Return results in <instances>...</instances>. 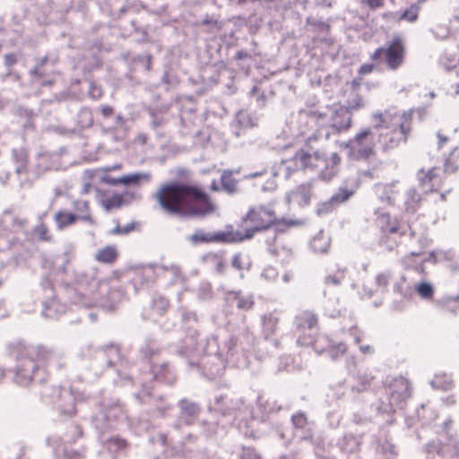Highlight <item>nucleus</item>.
Listing matches in <instances>:
<instances>
[{
	"label": "nucleus",
	"mask_w": 459,
	"mask_h": 459,
	"mask_svg": "<svg viewBox=\"0 0 459 459\" xmlns=\"http://www.w3.org/2000/svg\"><path fill=\"white\" fill-rule=\"evenodd\" d=\"M153 198L164 213L174 217H204L214 211L210 195L196 184L165 183L159 186Z\"/></svg>",
	"instance_id": "f257e3e1"
},
{
	"label": "nucleus",
	"mask_w": 459,
	"mask_h": 459,
	"mask_svg": "<svg viewBox=\"0 0 459 459\" xmlns=\"http://www.w3.org/2000/svg\"><path fill=\"white\" fill-rule=\"evenodd\" d=\"M375 117L381 122L379 126H376L375 132L377 134V144L383 152L394 150L407 141L411 131V111L397 112L393 115L385 112L375 115Z\"/></svg>",
	"instance_id": "f03ea898"
},
{
	"label": "nucleus",
	"mask_w": 459,
	"mask_h": 459,
	"mask_svg": "<svg viewBox=\"0 0 459 459\" xmlns=\"http://www.w3.org/2000/svg\"><path fill=\"white\" fill-rule=\"evenodd\" d=\"M278 223L275 210L271 204L252 206L242 218L239 230L233 233L236 242L252 238L256 233L267 230Z\"/></svg>",
	"instance_id": "7ed1b4c3"
},
{
	"label": "nucleus",
	"mask_w": 459,
	"mask_h": 459,
	"mask_svg": "<svg viewBox=\"0 0 459 459\" xmlns=\"http://www.w3.org/2000/svg\"><path fill=\"white\" fill-rule=\"evenodd\" d=\"M377 134L371 128H364L350 139L345 147L349 150V156L356 160H367L376 155Z\"/></svg>",
	"instance_id": "20e7f679"
},
{
	"label": "nucleus",
	"mask_w": 459,
	"mask_h": 459,
	"mask_svg": "<svg viewBox=\"0 0 459 459\" xmlns=\"http://www.w3.org/2000/svg\"><path fill=\"white\" fill-rule=\"evenodd\" d=\"M317 314L309 309L300 310L294 317V332L297 342L302 346L313 345L318 330Z\"/></svg>",
	"instance_id": "39448f33"
},
{
	"label": "nucleus",
	"mask_w": 459,
	"mask_h": 459,
	"mask_svg": "<svg viewBox=\"0 0 459 459\" xmlns=\"http://www.w3.org/2000/svg\"><path fill=\"white\" fill-rule=\"evenodd\" d=\"M310 117L322 126L332 128L335 134L347 131L351 126V115L343 107H328L323 112L312 111Z\"/></svg>",
	"instance_id": "423d86ee"
},
{
	"label": "nucleus",
	"mask_w": 459,
	"mask_h": 459,
	"mask_svg": "<svg viewBox=\"0 0 459 459\" xmlns=\"http://www.w3.org/2000/svg\"><path fill=\"white\" fill-rule=\"evenodd\" d=\"M376 225L381 233L380 242L389 250L398 246L393 237H403L407 232L406 225L397 217H392L387 212L379 213L376 219Z\"/></svg>",
	"instance_id": "0eeeda50"
},
{
	"label": "nucleus",
	"mask_w": 459,
	"mask_h": 459,
	"mask_svg": "<svg viewBox=\"0 0 459 459\" xmlns=\"http://www.w3.org/2000/svg\"><path fill=\"white\" fill-rule=\"evenodd\" d=\"M405 48L402 40L394 39L386 48H378L371 55V60L375 62L385 61L391 70H397L403 63Z\"/></svg>",
	"instance_id": "6e6552de"
},
{
	"label": "nucleus",
	"mask_w": 459,
	"mask_h": 459,
	"mask_svg": "<svg viewBox=\"0 0 459 459\" xmlns=\"http://www.w3.org/2000/svg\"><path fill=\"white\" fill-rule=\"evenodd\" d=\"M418 178L426 192H437L442 188L443 176L441 169L438 168H431L428 170L421 169L418 173Z\"/></svg>",
	"instance_id": "1a4fd4ad"
},
{
	"label": "nucleus",
	"mask_w": 459,
	"mask_h": 459,
	"mask_svg": "<svg viewBox=\"0 0 459 459\" xmlns=\"http://www.w3.org/2000/svg\"><path fill=\"white\" fill-rule=\"evenodd\" d=\"M233 233H209L204 230H196L191 237L190 240L194 244L200 243H212V242H236L234 239Z\"/></svg>",
	"instance_id": "9d476101"
},
{
	"label": "nucleus",
	"mask_w": 459,
	"mask_h": 459,
	"mask_svg": "<svg viewBox=\"0 0 459 459\" xmlns=\"http://www.w3.org/2000/svg\"><path fill=\"white\" fill-rule=\"evenodd\" d=\"M304 170L317 169L323 166H327V158L319 151H312L311 149H304Z\"/></svg>",
	"instance_id": "9b49d317"
},
{
	"label": "nucleus",
	"mask_w": 459,
	"mask_h": 459,
	"mask_svg": "<svg viewBox=\"0 0 459 459\" xmlns=\"http://www.w3.org/2000/svg\"><path fill=\"white\" fill-rule=\"evenodd\" d=\"M303 159V148L297 150L291 157L283 159L281 160V165L285 169L286 174L290 176L299 170H304Z\"/></svg>",
	"instance_id": "f8f14e48"
},
{
	"label": "nucleus",
	"mask_w": 459,
	"mask_h": 459,
	"mask_svg": "<svg viewBox=\"0 0 459 459\" xmlns=\"http://www.w3.org/2000/svg\"><path fill=\"white\" fill-rule=\"evenodd\" d=\"M118 256L119 253L116 246H106L99 249L94 255L97 262L108 264H114Z\"/></svg>",
	"instance_id": "ddd939ff"
},
{
	"label": "nucleus",
	"mask_w": 459,
	"mask_h": 459,
	"mask_svg": "<svg viewBox=\"0 0 459 459\" xmlns=\"http://www.w3.org/2000/svg\"><path fill=\"white\" fill-rule=\"evenodd\" d=\"M226 299L228 302H236L237 307L241 310H249L254 306L253 297L244 295L241 291L229 292Z\"/></svg>",
	"instance_id": "4468645a"
},
{
	"label": "nucleus",
	"mask_w": 459,
	"mask_h": 459,
	"mask_svg": "<svg viewBox=\"0 0 459 459\" xmlns=\"http://www.w3.org/2000/svg\"><path fill=\"white\" fill-rule=\"evenodd\" d=\"M293 201L299 205L308 204L312 196V186L310 184L298 186L290 194Z\"/></svg>",
	"instance_id": "2eb2a0df"
},
{
	"label": "nucleus",
	"mask_w": 459,
	"mask_h": 459,
	"mask_svg": "<svg viewBox=\"0 0 459 459\" xmlns=\"http://www.w3.org/2000/svg\"><path fill=\"white\" fill-rule=\"evenodd\" d=\"M74 209L76 212L74 214L77 219L82 221L94 224V219L91 213L90 204L86 200H76L74 202Z\"/></svg>",
	"instance_id": "dca6fc26"
},
{
	"label": "nucleus",
	"mask_w": 459,
	"mask_h": 459,
	"mask_svg": "<svg viewBox=\"0 0 459 459\" xmlns=\"http://www.w3.org/2000/svg\"><path fill=\"white\" fill-rule=\"evenodd\" d=\"M379 198L388 204H394L399 195V189L395 183H390L379 187Z\"/></svg>",
	"instance_id": "f3484780"
},
{
	"label": "nucleus",
	"mask_w": 459,
	"mask_h": 459,
	"mask_svg": "<svg viewBox=\"0 0 459 459\" xmlns=\"http://www.w3.org/2000/svg\"><path fill=\"white\" fill-rule=\"evenodd\" d=\"M54 221L56 223L57 229L61 230L75 223L78 221V219L74 213L60 210L57 212H56L54 216Z\"/></svg>",
	"instance_id": "a211bd4d"
},
{
	"label": "nucleus",
	"mask_w": 459,
	"mask_h": 459,
	"mask_svg": "<svg viewBox=\"0 0 459 459\" xmlns=\"http://www.w3.org/2000/svg\"><path fill=\"white\" fill-rule=\"evenodd\" d=\"M310 247L314 253L325 254L330 247V238L324 234H317L312 238Z\"/></svg>",
	"instance_id": "6ab92c4d"
},
{
	"label": "nucleus",
	"mask_w": 459,
	"mask_h": 459,
	"mask_svg": "<svg viewBox=\"0 0 459 459\" xmlns=\"http://www.w3.org/2000/svg\"><path fill=\"white\" fill-rule=\"evenodd\" d=\"M207 260L212 265L216 273L225 275L228 270V264L226 259L221 254L213 253L207 256Z\"/></svg>",
	"instance_id": "aec40b11"
},
{
	"label": "nucleus",
	"mask_w": 459,
	"mask_h": 459,
	"mask_svg": "<svg viewBox=\"0 0 459 459\" xmlns=\"http://www.w3.org/2000/svg\"><path fill=\"white\" fill-rule=\"evenodd\" d=\"M151 179V175L149 173H135L126 175L120 178V185H134L137 186L141 182H148Z\"/></svg>",
	"instance_id": "412c9836"
},
{
	"label": "nucleus",
	"mask_w": 459,
	"mask_h": 459,
	"mask_svg": "<svg viewBox=\"0 0 459 459\" xmlns=\"http://www.w3.org/2000/svg\"><path fill=\"white\" fill-rule=\"evenodd\" d=\"M126 204L125 195L115 193L101 201V205L107 210L118 209Z\"/></svg>",
	"instance_id": "4be33fe9"
},
{
	"label": "nucleus",
	"mask_w": 459,
	"mask_h": 459,
	"mask_svg": "<svg viewBox=\"0 0 459 459\" xmlns=\"http://www.w3.org/2000/svg\"><path fill=\"white\" fill-rule=\"evenodd\" d=\"M104 354L109 367H114L122 361L120 349L117 345H110L105 349Z\"/></svg>",
	"instance_id": "5701e85b"
},
{
	"label": "nucleus",
	"mask_w": 459,
	"mask_h": 459,
	"mask_svg": "<svg viewBox=\"0 0 459 459\" xmlns=\"http://www.w3.org/2000/svg\"><path fill=\"white\" fill-rule=\"evenodd\" d=\"M419 4H411L410 7L405 9L396 19L398 22L406 21L409 22H414L417 21L420 13Z\"/></svg>",
	"instance_id": "b1692460"
},
{
	"label": "nucleus",
	"mask_w": 459,
	"mask_h": 459,
	"mask_svg": "<svg viewBox=\"0 0 459 459\" xmlns=\"http://www.w3.org/2000/svg\"><path fill=\"white\" fill-rule=\"evenodd\" d=\"M437 147L438 149H444L448 145H455L457 143L455 134H447L443 130H439L437 133Z\"/></svg>",
	"instance_id": "393cba45"
},
{
	"label": "nucleus",
	"mask_w": 459,
	"mask_h": 459,
	"mask_svg": "<svg viewBox=\"0 0 459 459\" xmlns=\"http://www.w3.org/2000/svg\"><path fill=\"white\" fill-rule=\"evenodd\" d=\"M181 411L185 417L195 418L199 413V407L196 403H189L186 400L180 402Z\"/></svg>",
	"instance_id": "a878e982"
},
{
	"label": "nucleus",
	"mask_w": 459,
	"mask_h": 459,
	"mask_svg": "<svg viewBox=\"0 0 459 459\" xmlns=\"http://www.w3.org/2000/svg\"><path fill=\"white\" fill-rule=\"evenodd\" d=\"M416 291L419 296L425 299H432L434 296V289L432 285L426 281H421L416 286Z\"/></svg>",
	"instance_id": "bb28decb"
},
{
	"label": "nucleus",
	"mask_w": 459,
	"mask_h": 459,
	"mask_svg": "<svg viewBox=\"0 0 459 459\" xmlns=\"http://www.w3.org/2000/svg\"><path fill=\"white\" fill-rule=\"evenodd\" d=\"M169 307V300L165 297L159 296L152 300L153 310H155L160 316L164 315Z\"/></svg>",
	"instance_id": "cd10ccee"
},
{
	"label": "nucleus",
	"mask_w": 459,
	"mask_h": 459,
	"mask_svg": "<svg viewBox=\"0 0 459 459\" xmlns=\"http://www.w3.org/2000/svg\"><path fill=\"white\" fill-rule=\"evenodd\" d=\"M441 308L446 312L455 313L459 308V295L444 299L441 301Z\"/></svg>",
	"instance_id": "c85d7f7f"
},
{
	"label": "nucleus",
	"mask_w": 459,
	"mask_h": 459,
	"mask_svg": "<svg viewBox=\"0 0 459 459\" xmlns=\"http://www.w3.org/2000/svg\"><path fill=\"white\" fill-rule=\"evenodd\" d=\"M351 98L347 100L346 106H342L344 108H347L351 113V110H357L363 107V100L359 94L353 91L351 93Z\"/></svg>",
	"instance_id": "c756f323"
},
{
	"label": "nucleus",
	"mask_w": 459,
	"mask_h": 459,
	"mask_svg": "<svg viewBox=\"0 0 459 459\" xmlns=\"http://www.w3.org/2000/svg\"><path fill=\"white\" fill-rule=\"evenodd\" d=\"M34 234L38 239L44 242L52 241V235L49 232L48 226L45 223H40L34 228Z\"/></svg>",
	"instance_id": "7c9ffc66"
},
{
	"label": "nucleus",
	"mask_w": 459,
	"mask_h": 459,
	"mask_svg": "<svg viewBox=\"0 0 459 459\" xmlns=\"http://www.w3.org/2000/svg\"><path fill=\"white\" fill-rule=\"evenodd\" d=\"M353 195L352 190H349L347 188H340L332 197L331 203L333 204H340L347 200Z\"/></svg>",
	"instance_id": "2f4dec72"
},
{
	"label": "nucleus",
	"mask_w": 459,
	"mask_h": 459,
	"mask_svg": "<svg viewBox=\"0 0 459 459\" xmlns=\"http://www.w3.org/2000/svg\"><path fill=\"white\" fill-rule=\"evenodd\" d=\"M392 278V273L390 271L379 273L376 276V284L377 288L385 290L390 284Z\"/></svg>",
	"instance_id": "473e14b6"
},
{
	"label": "nucleus",
	"mask_w": 459,
	"mask_h": 459,
	"mask_svg": "<svg viewBox=\"0 0 459 459\" xmlns=\"http://www.w3.org/2000/svg\"><path fill=\"white\" fill-rule=\"evenodd\" d=\"M223 188L229 192H233L237 187V181L232 178L229 172H224L221 179Z\"/></svg>",
	"instance_id": "72a5a7b5"
},
{
	"label": "nucleus",
	"mask_w": 459,
	"mask_h": 459,
	"mask_svg": "<svg viewBox=\"0 0 459 459\" xmlns=\"http://www.w3.org/2000/svg\"><path fill=\"white\" fill-rule=\"evenodd\" d=\"M231 266L240 272V277L243 278V271L246 268L243 255L235 254L231 260Z\"/></svg>",
	"instance_id": "f704fd0d"
},
{
	"label": "nucleus",
	"mask_w": 459,
	"mask_h": 459,
	"mask_svg": "<svg viewBox=\"0 0 459 459\" xmlns=\"http://www.w3.org/2000/svg\"><path fill=\"white\" fill-rule=\"evenodd\" d=\"M327 166H324L326 169H330L329 174L333 175L336 173L334 169L341 163V157L337 152L332 153L331 157L327 158Z\"/></svg>",
	"instance_id": "c9c22d12"
},
{
	"label": "nucleus",
	"mask_w": 459,
	"mask_h": 459,
	"mask_svg": "<svg viewBox=\"0 0 459 459\" xmlns=\"http://www.w3.org/2000/svg\"><path fill=\"white\" fill-rule=\"evenodd\" d=\"M240 459H261V455L254 447H243Z\"/></svg>",
	"instance_id": "e433bc0d"
},
{
	"label": "nucleus",
	"mask_w": 459,
	"mask_h": 459,
	"mask_svg": "<svg viewBox=\"0 0 459 459\" xmlns=\"http://www.w3.org/2000/svg\"><path fill=\"white\" fill-rule=\"evenodd\" d=\"M101 175L100 177V180L101 183L110 185V186H117L120 185V178H113L109 175L110 172L100 171Z\"/></svg>",
	"instance_id": "4c0bfd02"
},
{
	"label": "nucleus",
	"mask_w": 459,
	"mask_h": 459,
	"mask_svg": "<svg viewBox=\"0 0 459 459\" xmlns=\"http://www.w3.org/2000/svg\"><path fill=\"white\" fill-rule=\"evenodd\" d=\"M342 280H343V274H342V273H339L338 274L326 276L325 279V283L327 286H331V285L337 286L342 282Z\"/></svg>",
	"instance_id": "58836bf2"
},
{
	"label": "nucleus",
	"mask_w": 459,
	"mask_h": 459,
	"mask_svg": "<svg viewBox=\"0 0 459 459\" xmlns=\"http://www.w3.org/2000/svg\"><path fill=\"white\" fill-rule=\"evenodd\" d=\"M361 3L370 10L380 9L385 5V0H361Z\"/></svg>",
	"instance_id": "ea45409f"
},
{
	"label": "nucleus",
	"mask_w": 459,
	"mask_h": 459,
	"mask_svg": "<svg viewBox=\"0 0 459 459\" xmlns=\"http://www.w3.org/2000/svg\"><path fill=\"white\" fill-rule=\"evenodd\" d=\"M48 61V58L47 57H44L40 63L35 66V68L31 71V74L35 77V78H42L45 74L44 73L42 72V67L44 66V65L46 64V62Z\"/></svg>",
	"instance_id": "a19ab883"
},
{
	"label": "nucleus",
	"mask_w": 459,
	"mask_h": 459,
	"mask_svg": "<svg viewBox=\"0 0 459 459\" xmlns=\"http://www.w3.org/2000/svg\"><path fill=\"white\" fill-rule=\"evenodd\" d=\"M395 385H400L403 388L402 395L406 396L409 393L408 382L403 377L395 379Z\"/></svg>",
	"instance_id": "79ce46f5"
},
{
	"label": "nucleus",
	"mask_w": 459,
	"mask_h": 459,
	"mask_svg": "<svg viewBox=\"0 0 459 459\" xmlns=\"http://www.w3.org/2000/svg\"><path fill=\"white\" fill-rule=\"evenodd\" d=\"M65 456L67 459H83L84 458V455L82 452L74 451V450L65 451Z\"/></svg>",
	"instance_id": "37998d69"
},
{
	"label": "nucleus",
	"mask_w": 459,
	"mask_h": 459,
	"mask_svg": "<svg viewBox=\"0 0 459 459\" xmlns=\"http://www.w3.org/2000/svg\"><path fill=\"white\" fill-rule=\"evenodd\" d=\"M375 65L373 64H364L359 69L360 75H365L373 72Z\"/></svg>",
	"instance_id": "c03bdc74"
},
{
	"label": "nucleus",
	"mask_w": 459,
	"mask_h": 459,
	"mask_svg": "<svg viewBox=\"0 0 459 459\" xmlns=\"http://www.w3.org/2000/svg\"><path fill=\"white\" fill-rule=\"evenodd\" d=\"M17 62V57L14 54H7L4 56V64L6 66L10 67L13 65Z\"/></svg>",
	"instance_id": "a18cd8bd"
},
{
	"label": "nucleus",
	"mask_w": 459,
	"mask_h": 459,
	"mask_svg": "<svg viewBox=\"0 0 459 459\" xmlns=\"http://www.w3.org/2000/svg\"><path fill=\"white\" fill-rule=\"evenodd\" d=\"M100 113L105 117H109L114 113V108L111 106L105 105L100 108Z\"/></svg>",
	"instance_id": "49530a36"
},
{
	"label": "nucleus",
	"mask_w": 459,
	"mask_h": 459,
	"mask_svg": "<svg viewBox=\"0 0 459 459\" xmlns=\"http://www.w3.org/2000/svg\"><path fill=\"white\" fill-rule=\"evenodd\" d=\"M123 169V165L121 163H116L112 166H107L104 168H101L100 171H106V172H111L114 170H121Z\"/></svg>",
	"instance_id": "de8ad7c7"
},
{
	"label": "nucleus",
	"mask_w": 459,
	"mask_h": 459,
	"mask_svg": "<svg viewBox=\"0 0 459 459\" xmlns=\"http://www.w3.org/2000/svg\"><path fill=\"white\" fill-rule=\"evenodd\" d=\"M26 223H27V221L25 219L18 218V217L13 219V227L22 229L26 225Z\"/></svg>",
	"instance_id": "09e8293b"
},
{
	"label": "nucleus",
	"mask_w": 459,
	"mask_h": 459,
	"mask_svg": "<svg viewBox=\"0 0 459 459\" xmlns=\"http://www.w3.org/2000/svg\"><path fill=\"white\" fill-rule=\"evenodd\" d=\"M293 421L295 424L303 425L306 422V418L303 414H298L293 417Z\"/></svg>",
	"instance_id": "8fccbe9b"
},
{
	"label": "nucleus",
	"mask_w": 459,
	"mask_h": 459,
	"mask_svg": "<svg viewBox=\"0 0 459 459\" xmlns=\"http://www.w3.org/2000/svg\"><path fill=\"white\" fill-rule=\"evenodd\" d=\"M236 59L238 60H242V59H246L247 57H249V55L247 51L245 50H238L237 53H236V56H235Z\"/></svg>",
	"instance_id": "3c124183"
},
{
	"label": "nucleus",
	"mask_w": 459,
	"mask_h": 459,
	"mask_svg": "<svg viewBox=\"0 0 459 459\" xmlns=\"http://www.w3.org/2000/svg\"><path fill=\"white\" fill-rule=\"evenodd\" d=\"M359 350L364 354L372 353L374 351L373 347L370 345H360Z\"/></svg>",
	"instance_id": "603ef678"
},
{
	"label": "nucleus",
	"mask_w": 459,
	"mask_h": 459,
	"mask_svg": "<svg viewBox=\"0 0 459 459\" xmlns=\"http://www.w3.org/2000/svg\"><path fill=\"white\" fill-rule=\"evenodd\" d=\"M446 375H436L435 379L432 380L431 384L434 386L439 387L437 385L441 383V380Z\"/></svg>",
	"instance_id": "864d4df0"
},
{
	"label": "nucleus",
	"mask_w": 459,
	"mask_h": 459,
	"mask_svg": "<svg viewBox=\"0 0 459 459\" xmlns=\"http://www.w3.org/2000/svg\"><path fill=\"white\" fill-rule=\"evenodd\" d=\"M110 441L114 442L118 446H125L126 443V440L118 438V437H114V438L110 439Z\"/></svg>",
	"instance_id": "5fc2aeb1"
},
{
	"label": "nucleus",
	"mask_w": 459,
	"mask_h": 459,
	"mask_svg": "<svg viewBox=\"0 0 459 459\" xmlns=\"http://www.w3.org/2000/svg\"><path fill=\"white\" fill-rule=\"evenodd\" d=\"M202 24L204 25H209V24H213V25H216L217 24V21L210 18V17H206L205 19H204L202 21Z\"/></svg>",
	"instance_id": "6e6d98bb"
},
{
	"label": "nucleus",
	"mask_w": 459,
	"mask_h": 459,
	"mask_svg": "<svg viewBox=\"0 0 459 459\" xmlns=\"http://www.w3.org/2000/svg\"><path fill=\"white\" fill-rule=\"evenodd\" d=\"M258 176H264V177H268V178H271V174L268 173L266 170L264 171H261L259 173H254V174H250L248 176V178H255V177H258Z\"/></svg>",
	"instance_id": "4d7b16f0"
},
{
	"label": "nucleus",
	"mask_w": 459,
	"mask_h": 459,
	"mask_svg": "<svg viewBox=\"0 0 459 459\" xmlns=\"http://www.w3.org/2000/svg\"><path fill=\"white\" fill-rule=\"evenodd\" d=\"M420 255H421V253L411 252L410 255H406L405 260H410L411 257L418 256Z\"/></svg>",
	"instance_id": "13d9d810"
},
{
	"label": "nucleus",
	"mask_w": 459,
	"mask_h": 459,
	"mask_svg": "<svg viewBox=\"0 0 459 459\" xmlns=\"http://www.w3.org/2000/svg\"><path fill=\"white\" fill-rule=\"evenodd\" d=\"M91 186V184H85L82 192L84 194H88L90 192Z\"/></svg>",
	"instance_id": "bf43d9fd"
},
{
	"label": "nucleus",
	"mask_w": 459,
	"mask_h": 459,
	"mask_svg": "<svg viewBox=\"0 0 459 459\" xmlns=\"http://www.w3.org/2000/svg\"><path fill=\"white\" fill-rule=\"evenodd\" d=\"M275 187L274 180L273 179L270 183V186L266 187V189H273Z\"/></svg>",
	"instance_id": "052dcab7"
},
{
	"label": "nucleus",
	"mask_w": 459,
	"mask_h": 459,
	"mask_svg": "<svg viewBox=\"0 0 459 459\" xmlns=\"http://www.w3.org/2000/svg\"><path fill=\"white\" fill-rule=\"evenodd\" d=\"M53 83L52 81L44 82L42 85H51Z\"/></svg>",
	"instance_id": "680f3d73"
},
{
	"label": "nucleus",
	"mask_w": 459,
	"mask_h": 459,
	"mask_svg": "<svg viewBox=\"0 0 459 459\" xmlns=\"http://www.w3.org/2000/svg\"><path fill=\"white\" fill-rule=\"evenodd\" d=\"M389 16H393V13H384V14H383V17H384V18H387V17H389Z\"/></svg>",
	"instance_id": "e2e57ef3"
},
{
	"label": "nucleus",
	"mask_w": 459,
	"mask_h": 459,
	"mask_svg": "<svg viewBox=\"0 0 459 459\" xmlns=\"http://www.w3.org/2000/svg\"><path fill=\"white\" fill-rule=\"evenodd\" d=\"M455 92L459 94V83L456 85Z\"/></svg>",
	"instance_id": "0e129e2a"
},
{
	"label": "nucleus",
	"mask_w": 459,
	"mask_h": 459,
	"mask_svg": "<svg viewBox=\"0 0 459 459\" xmlns=\"http://www.w3.org/2000/svg\"><path fill=\"white\" fill-rule=\"evenodd\" d=\"M450 385H451V384H450V383H448V384H447L446 386H444L443 388H444V389H447V388H449V386H450Z\"/></svg>",
	"instance_id": "69168bd1"
},
{
	"label": "nucleus",
	"mask_w": 459,
	"mask_h": 459,
	"mask_svg": "<svg viewBox=\"0 0 459 459\" xmlns=\"http://www.w3.org/2000/svg\"><path fill=\"white\" fill-rule=\"evenodd\" d=\"M82 430L78 429V436H79V437H82Z\"/></svg>",
	"instance_id": "338daca9"
},
{
	"label": "nucleus",
	"mask_w": 459,
	"mask_h": 459,
	"mask_svg": "<svg viewBox=\"0 0 459 459\" xmlns=\"http://www.w3.org/2000/svg\"><path fill=\"white\" fill-rule=\"evenodd\" d=\"M119 232H120V230L118 229L114 230V233H119Z\"/></svg>",
	"instance_id": "774afa93"
}]
</instances>
